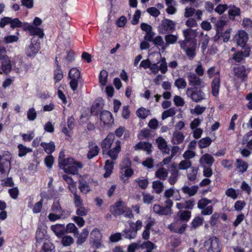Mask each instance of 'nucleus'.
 Wrapping results in <instances>:
<instances>
[{
	"mask_svg": "<svg viewBox=\"0 0 252 252\" xmlns=\"http://www.w3.org/2000/svg\"><path fill=\"white\" fill-rule=\"evenodd\" d=\"M101 147L103 155H107L113 160H115L121 150V142L119 140L115 141V135L109 133L101 142Z\"/></svg>",
	"mask_w": 252,
	"mask_h": 252,
	"instance_id": "obj_1",
	"label": "nucleus"
},
{
	"mask_svg": "<svg viewBox=\"0 0 252 252\" xmlns=\"http://www.w3.org/2000/svg\"><path fill=\"white\" fill-rule=\"evenodd\" d=\"M63 154V152H61L59 157V164L60 167L63 171L68 174L76 175L78 174L79 169L83 167V164L80 162L75 160L72 158H67L62 159L61 154Z\"/></svg>",
	"mask_w": 252,
	"mask_h": 252,
	"instance_id": "obj_2",
	"label": "nucleus"
},
{
	"mask_svg": "<svg viewBox=\"0 0 252 252\" xmlns=\"http://www.w3.org/2000/svg\"><path fill=\"white\" fill-rule=\"evenodd\" d=\"M180 2L182 4L189 3L190 6H187L185 9L184 17L189 18L193 15L195 12V8H197L201 4L198 0H180Z\"/></svg>",
	"mask_w": 252,
	"mask_h": 252,
	"instance_id": "obj_3",
	"label": "nucleus"
},
{
	"mask_svg": "<svg viewBox=\"0 0 252 252\" xmlns=\"http://www.w3.org/2000/svg\"><path fill=\"white\" fill-rule=\"evenodd\" d=\"M187 96L195 102H199L205 99V94L201 90L188 88L186 91Z\"/></svg>",
	"mask_w": 252,
	"mask_h": 252,
	"instance_id": "obj_4",
	"label": "nucleus"
},
{
	"mask_svg": "<svg viewBox=\"0 0 252 252\" xmlns=\"http://www.w3.org/2000/svg\"><path fill=\"white\" fill-rule=\"evenodd\" d=\"M204 246L208 252H220V245L217 237H213L208 239L204 242Z\"/></svg>",
	"mask_w": 252,
	"mask_h": 252,
	"instance_id": "obj_5",
	"label": "nucleus"
},
{
	"mask_svg": "<svg viewBox=\"0 0 252 252\" xmlns=\"http://www.w3.org/2000/svg\"><path fill=\"white\" fill-rule=\"evenodd\" d=\"M187 227V224L179 220H177L168 226V229L173 232L183 234L186 230Z\"/></svg>",
	"mask_w": 252,
	"mask_h": 252,
	"instance_id": "obj_6",
	"label": "nucleus"
},
{
	"mask_svg": "<svg viewBox=\"0 0 252 252\" xmlns=\"http://www.w3.org/2000/svg\"><path fill=\"white\" fill-rule=\"evenodd\" d=\"M40 49L39 44L32 38L30 43L25 48V53L29 57H34Z\"/></svg>",
	"mask_w": 252,
	"mask_h": 252,
	"instance_id": "obj_7",
	"label": "nucleus"
},
{
	"mask_svg": "<svg viewBox=\"0 0 252 252\" xmlns=\"http://www.w3.org/2000/svg\"><path fill=\"white\" fill-rule=\"evenodd\" d=\"M187 77L188 78L189 85L193 87H198L203 88L205 86L204 83L202 79L198 76L193 72H189L187 73Z\"/></svg>",
	"mask_w": 252,
	"mask_h": 252,
	"instance_id": "obj_8",
	"label": "nucleus"
},
{
	"mask_svg": "<svg viewBox=\"0 0 252 252\" xmlns=\"http://www.w3.org/2000/svg\"><path fill=\"white\" fill-rule=\"evenodd\" d=\"M11 168L10 160L0 155V175L8 176Z\"/></svg>",
	"mask_w": 252,
	"mask_h": 252,
	"instance_id": "obj_9",
	"label": "nucleus"
},
{
	"mask_svg": "<svg viewBox=\"0 0 252 252\" xmlns=\"http://www.w3.org/2000/svg\"><path fill=\"white\" fill-rule=\"evenodd\" d=\"M24 26V31H28L31 35H37L39 38H42L44 35L43 30L36 26H34L28 23H26Z\"/></svg>",
	"mask_w": 252,
	"mask_h": 252,
	"instance_id": "obj_10",
	"label": "nucleus"
},
{
	"mask_svg": "<svg viewBox=\"0 0 252 252\" xmlns=\"http://www.w3.org/2000/svg\"><path fill=\"white\" fill-rule=\"evenodd\" d=\"M126 206L124 204L122 201L116 202L114 206L110 207L111 213L115 216L123 214L126 210Z\"/></svg>",
	"mask_w": 252,
	"mask_h": 252,
	"instance_id": "obj_11",
	"label": "nucleus"
},
{
	"mask_svg": "<svg viewBox=\"0 0 252 252\" xmlns=\"http://www.w3.org/2000/svg\"><path fill=\"white\" fill-rule=\"evenodd\" d=\"M250 50L249 49L245 50L243 52L238 51L234 53L232 59L238 63H244L245 58L250 56Z\"/></svg>",
	"mask_w": 252,
	"mask_h": 252,
	"instance_id": "obj_12",
	"label": "nucleus"
},
{
	"mask_svg": "<svg viewBox=\"0 0 252 252\" xmlns=\"http://www.w3.org/2000/svg\"><path fill=\"white\" fill-rule=\"evenodd\" d=\"M129 224V228L125 229L123 231L122 235L126 239L131 240L134 239L136 237L137 232L134 230V223L133 222H130Z\"/></svg>",
	"mask_w": 252,
	"mask_h": 252,
	"instance_id": "obj_13",
	"label": "nucleus"
},
{
	"mask_svg": "<svg viewBox=\"0 0 252 252\" xmlns=\"http://www.w3.org/2000/svg\"><path fill=\"white\" fill-rule=\"evenodd\" d=\"M156 143L159 150L163 154H169L170 149L168 148L167 143L162 137H159L156 140Z\"/></svg>",
	"mask_w": 252,
	"mask_h": 252,
	"instance_id": "obj_14",
	"label": "nucleus"
},
{
	"mask_svg": "<svg viewBox=\"0 0 252 252\" xmlns=\"http://www.w3.org/2000/svg\"><path fill=\"white\" fill-rule=\"evenodd\" d=\"M88 148L89 150L87 154V158L91 159L96 156L99 152V148L95 143L91 141L89 142Z\"/></svg>",
	"mask_w": 252,
	"mask_h": 252,
	"instance_id": "obj_15",
	"label": "nucleus"
},
{
	"mask_svg": "<svg viewBox=\"0 0 252 252\" xmlns=\"http://www.w3.org/2000/svg\"><path fill=\"white\" fill-rule=\"evenodd\" d=\"M152 145L149 142H140L134 147V150H143L148 155H151L152 152Z\"/></svg>",
	"mask_w": 252,
	"mask_h": 252,
	"instance_id": "obj_16",
	"label": "nucleus"
},
{
	"mask_svg": "<svg viewBox=\"0 0 252 252\" xmlns=\"http://www.w3.org/2000/svg\"><path fill=\"white\" fill-rule=\"evenodd\" d=\"M187 44H181V48L185 51V53L189 59H193L196 55L195 49L196 45L195 43H193L191 47H186Z\"/></svg>",
	"mask_w": 252,
	"mask_h": 252,
	"instance_id": "obj_17",
	"label": "nucleus"
},
{
	"mask_svg": "<svg viewBox=\"0 0 252 252\" xmlns=\"http://www.w3.org/2000/svg\"><path fill=\"white\" fill-rule=\"evenodd\" d=\"M233 71L234 75L238 78L244 79L247 77V70L243 65L234 67Z\"/></svg>",
	"mask_w": 252,
	"mask_h": 252,
	"instance_id": "obj_18",
	"label": "nucleus"
},
{
	"mask_svg": "<svg viewBox=\"0 0 252 252\" xmlns=\"http://www.w3.org/2000/svg\"><path fill=\"white\" fill-rule=\"evenodd\" d=\"M100 119L105 125L110 124L114 121L111 113L107 110L101 112Z\"/></svg>",
	"mask_w": 252,
	"mask_h": 252,
	"instance_id": "obj_19",
	"label": "nucleus"
},
{
	"mask_svg": "<svg viewBox=\"0 0 252 252\" xmlns=\"http://www.w3.org/2000/svg\"><path fill=\"white\" fill-rule=\"evenodd\" d=\"M214 161L215 159L213 157L207 153L203 155L199 159V163L202 166H206L204 164H206L210 167Z\"/></svg>",
	"mask_w": 252,
	"mask_h": 252,
	"instance_id": "obj_20",
	"label": "nucleus"
},
{
	"mask_svg": "<svg viewBox=\"0 0 252 252\" xmlns=\"http://www.w3.org/2000/svg\"><path fill=\"white\" fill-rule=\"evenodd\" d=\"M220 78L218 76L216 78H214L211 83L212 94L217 97L219 95L220 88Z\"/></svg>",
	"mask_w": 252,
	"mask_h": 252,
	"instance_id": "obj_21",
	"label": "nucleus"
},
{
	"mask_svg": "<svg viewBox=\"0 0 252 252\" xmlns=\"http://www.w3.org/2000/svg\"><path fill=\"white\" fill-rule=\"evenodd\" d=\"M185 135L181 132L175 131L173 133L171 142L174 145H178L183 142Z\"/></svg>",
	"mask_w": 252,
	"mask_h": 252,
	"instance_id": "obj_22",
	"label": "nucleus"
},
{
	"mask_svg": "<svg viewBox=\"0 0 252 252\" xmlns=\"http://www.w3.org/2000/svg\"><path fill=\"white\" fill-rule=\"evenodd\" d=\"M51 229L58 236H61L65 233L64 224H56L53 225L51 226Z\"/></svg>",
	"mask_w": 252,
	"mask_h": 252,
	"instance_id": "obj_23",
	"label": "nucleus"
},
{
	"mask_svg": "<svg viewBox=\"0 0 252 252\" xmlns=\"http://www.w3.org/2000/svg\"><path fill=\"white\" fill-rule=\"evenodd\" d=\"M248 34L244 31H240L238 34L237 43L241 46H244L247 42Z\"/></svg>",
	"mask_w": 252,
	"mask_h": 252,
	"instance_id": "obj_24",
	"label": "nucleus"
},
{
	"mask_svg": "<svg viewBox=\"0 0 252 252\" xmlns=\"http://www.w3.org/2000/svg\"><path fill=\"white\" fill-rule=\"evenodd\" d=\"M228 8V14L230 19L234 20L235 17L240 15L241 10L240 8L234 5H230Z\"/></svg>",
	"mask_w": 252,
	"mask_h": 252,
	"instance_id": "obj_25",
	"label": "nucleus"
},
{
	"mask_svg": "<svg viewBox=\"0 0 252 252\" xmlns=\"http://www.w3.org/2000/svg\"><path fill=\"white\" fill-rule=\"evenodd\" d=\"M78 188L80 191L84 194H87L91 190L88 183L84 179L79 180Z\"/></svg>",
	"mask_w": 252,
	"mask_h": 252,
	"instance_id": "obj_26",
	"label": "nucleus"
},
{
	"mask_svg": "<svg viewBox=\"0 0 252 252\" xmlns=\"http://www.w3.org/2000/svg\"><path fill=\"white\" fill-rule=\"evenodd\" d=\"M27 23H23L18 18H12L10 17L9 20V25H10V27L12 29L16 28H22L24 30V26Z\"/></svg>",
	"mask_w": 252,
	"mask_h": 252,
	"instance_id": "obj_27",
	"label": "nucleus"
},
{
	"mask_svg": "<svg viewBox=\"0 0 252 252\" xmlns=\"http://www.w3.org/2000/svg\"><path fill=\"white\" fill-rule=\"evenodd\" d=\"M185 40L183 44H187L188 41H190L194 36L195 31L191 28H188L183 31Z\"/></svg>",
	"mask_w": 252,
	"mask_h": 252,
	"instance_id": "obj_28",
	"label": "nucleus"
},
{
	"mask_svg": "<svg viewBox=\"0 0 252 252\" xmlns=\"http://www.w3.org/2000/svg\"><path fill=\"white\" fill-rule=\"evenodd\" d=\"M12 68L11 62L10 59L1 61V70L0 74L9 73Z\"/></svg>",
	"mask_w": 252,
	"mask_h": 252,
	"instance_id": "obj_29",
	"label": "nucleus"
},
{
	"mask_svg": "<svg viewBox=\"0 0 252 252\" xmlns=\"http://www.w3.org/2000/svg\"><path fill=\"white\" fill-rule=\"evenodd\" d=\"M40 145L44 149L45 152L48 154H51L55 150V143L53 141L49 143L41 142Z\"/></svg>",
	"mask_w": 252,
	"mask_h": 252,
	"instance_id": "obj_30",
	"label": "nucleus"
},
{
	"mask_svg": "<svg viewBox=\"0 0 252 252\" xmlns=\"http://www.w3.org/2000/svg\"><path fill=\"white\" fill-rule=\"evenodd\" d=\"M168 172L164 167L159 168L155 173V176L161 180H165L168 176Z\"/></svg>",
	"mask_w": 252,
	"mask_h": 252,
	"instance_id": "obj_31",
	"label": "nucleus"
},
{
	"mask_svg": "<svg viewBox=\"0 0 252 252\" xmlns=\"http://www.w3.org/2000/svg\"><path fill=\"white\" fill-rule=\"evenodd\" d=\"M177 217L182 221H188L191 217V212L189 211H180L177 214Z\"/></svg>",
	"mask_w": 252,
	"mask_h": 252,
	"instance_id": "obj_32",
	"label": "nucleus"
},
{
	"mask_svg": "<svg viewBox=\"0 0 252 252\" xmlns=\"http://www.w3.org/2000/svg\"><path fill=\"white\" fill-rule=\"evenodd\" d=\"M161 26L164 31H169L174 29L175 23L172 20L165 19L162 21Z\"/></svg>",
	"mask_w": 252,
	"mask_h": 252,
	"instance_id": "obj_33",
	"label": "nucleus"
},
{
	"mask_svg": "<svg viewBox=\"0 0 252 252\" xmlns=\"http://www.w3.org/2000/svg\"><path fill=\"white\" fill-rule=\"evenodd\" d=\"M198 189V188L197 186H192L190 187L184 186L182 190L184 193L188 194L189 196H193L196 194Z\"/></svg>",
	"mask_w": 252,
	"mask_h": 252,
	"instance_id": "obj_34",
	"label": "nucleus"
},
{
	"mask_svg": "<svg viewBox=\"0 0 252 252\" xmlns=\"http://www.w3.org/2000/svg\"><path fill=\"white\" fill-rule=\"evenodd\" d=\"M51 211L53 213L64 215L65 212V211L62 209L59 201L57 200L54 201L51 208Z\"/></svg>",
	"mask_w": 252,
	"mask_h": 252,
	"instance_id": "obj_35",
	"label": "nucleus"
},
{
	"mask_svg": "<svg viewBox=\"0 0 252 252\" xmlns=\"http://www.w3.org/2000/svg\"><path fill=\"white\" fill-rule=\"evenodd\" d=\"M140 248L142 249H146L144 252H152V251L156 249L157 246L152 242L147 241L140 244Z\"/></svg>",
	"mask_w": 252,
	"mask_h": 252,
	"instance_id": "obj_36",
	"label": "nucleus"
},
{
	"mask_svg": "<svg viewBox=\"0 0 252 252\" xmlns=\"http://www.w3.org/2000/svg\"><path fill=\"white\" fill-rule=\"evenodd\" d=\"M88 234L89 231L87 228H84L81 234L80 235L78 234V235L77 236L78 237L76 241L77 244L78 245H81L84 243L88 237Z\"/></svg>",
	"mask_w": 252,
	"mask_h": 252,
	"instance_id": "obj_37",
	"label": "nucleus"
},
{
	"mask_svg": "<svg viewBox=\"0 0 252 252\" xmlns=\"http://www.w3.org/2000/svg\"><path fill=\"white\" fill-rule=\"evenodd\" d=\"M155 224V221L151 220L147 223L145 227V229L142 233V238L147 240L150 238V230L152 227Z\"/></svg>",
	"mask_w": 252,
	"mask_h": 252,
	"instance_id": "obj_38",
	"label": "nucleus"
},
{
	"mask_svg": "<svg viewBox=\"0 0 252 252\" xmlns=\"http://www.w3.org/2000/svg\"><path fill=\"white\" fill-rule=\"evenodd\" d=\"M152 188L157 194H159L163 191L164 187L162 182L157 180L153 182Z\"/></svg>",
	"mask_w": 252,
	"mask_h": 252,
	"instance_id": "obj_39",
	"label": "nucleus"
},
{
	"mask_svg": "<svg viewBox=\"0 0 252 252\" xmlns=\"http://www.w3.org/2000/svg\"><path fill=\"white\" fill-rule=\"evenodd\" d=\"M124 162H126V166L127 167L122 168V172L124 173V174L126 177H129L133 174V171L132 169L128 167V166L130 164V161L128 158H125Z\"/></svg>",
	"mask_w": 252,
	"mask_h": 252,
	"instance_id": "obj_40",
	"label": "nucleus"
},
{
	"mask_svg": "<svg viewBox=\"0 0 252 252\" xmlns=\"http://www.w3.org/2000/svg\"><path fill=\"white\" fill-rule=\"evenodd\" d=\"M179 176V171L177 169L173 170L168 179V182L171 185H174L177 181Z\"/></svg>",
	"mask_w": 252,
	"mask_h": 252,
	"instance_id": "obj_41",
	"label": "nucleus"
},
{
	"mask_svg": "<svg viewBox=\"0 0 252 252\" xmlns=\"http://www.w3.org/2000/svg\"><path fill=\"white\" fill-rule=\"evenodd\" d=\"M248 164L244 161L240 159L236 160V167L239 172H244L248 168Z\"/></svg>",
	"mask_w": 252,
	"mask_h": 252,
	"instance_id": "obj_42",
	"label": "nucleus"
},
{
	"mask_svg": "<svg viewBox=\"0 0 252 252\" xmlns=\"http://www.w3.org/2000/svg\"><path fill=\"white\" fill-rule=\"evenodd\" d=\"M212 142V140L209 137H206L201 139L198 141V147L200 149H203L209 147Z\"/></svg>",
	"mask_w": 252,
	"mask_h": 252,
	"instance_id": "obj_43",
	"label": "nucleus"
},
{
	"mask_svg": "<svg viewBox=\"0 0 252 252\" xmlns=\"http://www.w3.org/2000/svg\"><path fill=\"white\" fill-rule=\"evenodd\" d=\"M210 38L207 34H201L200 37L201 47L203 52H204L207 48Z\"/></svg>",
	"mask_w": 252,
	"mask_h": 252,
	"instance_id": "obj_44",
	"label": "nucleus"
},
{
	"mask_svg": "<svg viewBox=\"0 0 252 252\" xmlns=\"http://www.w3.org/2000/svg\"><path fill=\"white\" fill-rule=\"evenodd\" d=\"M73 233L74 236H78L79 234V231L77 227L74 223H68L65 228V233Z\"/></svg>",
	"mask_w": 252,
	"mask_h": 252,
	"instance_id": "obj_45",
	"label": "nucleus"
},
{
	"mask_svg": "<svg viewBox=\"0 0 252 252\" xmlns=\"http://www.w3.org/2000/svg\"><path fill=\"white\" fill-rule=\"evenodd\" d=\"M150 113L149 110L146 109L144 107H141L137 110L136 115L138 117L145 119L150 115Z\"/></svg>",
	"mask_w": 252,
	"mask_h": 252,
	"instance_id": "obj_46",
	"label": "nucleus"
},
{
	"mask_svg": "<svg viewBox=\"0 0 252 252\" xmlns=\"http://www.w3.org/2000/svg\"><path fill=\"white\" fill-rule=\"evenodd\" d=\"M135 182L142 189H145L148 187L149 181L147 178L144 177L138 178L135 179Z\"/></svg>",
	"mask_w": 252,
	"mask_h": 252,
	"instance_id": "obj_47",
	"label": "nucleus"
},
{
	"mask_svg": "<svg viewBox=\"0 0 252 252\" xmlns=\"http://www.w3.org/2000/svg\"><path fill=\"white\" fill-rule=\"evenodd\" d=\"M18 148L19 149L18 156L20 157L25 156L27 153L32 152L31 148H27L22 144H19Z\"/></svg>",
	"mask_w": 252,
	"mask_h": 252,
	"instance_id": "obj_48",
	"label": "nucleus"
},
{
	"mask_svg": "<svg viewBox=\"0 0 252 252\" xmlns=\"http://www.w3.org/2000/svg\"><path fill=\"white\" fill-rule=\"evenodd\" d=\"M166 210L164 207L158 204L154 205L153 206L154 212L159 215H168L169 214Z\"/></svg>",
	"mask_w": 252,
	"mask_h": 252,
	"instance_id": "obj_49",
	"label": "nucleus"
},
{
	"mask_svg": "<svg viewBox=\"0 0 252 252\" xmlns=\"http://www.w3.org/2000/svg\"><path fill=\"white\" fill-rule=\"evenodd\" d=\"M108 75V72L106 70H103L100 71L99 82L102 86H105L106 84Z\"/></svg>",
	"mask_w": 252,
	"mask_h": 252,
	"instance_id": "obj_50",
	"label": "nucleus"
},
{
	"mask_svg": "<svg viewBox=\"0 0 252 252\" xmlns=\"http://www.w3.org/2000/svg\"><path fill=\"white\" fill-rule=\"evenodd\" d=\"M176 114V109L175 107H172L169 109L164 111L161 115L162 120H165L168 117H172Z\"/></svg>",
	"mask_w": 252,
	"mask_h": 252,
	"instance_id": "obj_51",
	"label": "nucleus"
},
{
	"mask_svg": "<svg viewBox=\"0 0 252 252\" xmlns=\"http://www.w3.org/2000/svg\"><path fill=\"white\" fill-rule=\"evenodd\" d=\"M143 201L144 203L150 204L153 203L155 196L149 193L143 192Z\"/></svg>",
	"mask_w": 252,
	"mask_h": 252,
	"instance_id": "obj_52",
	"label": "nucleus"
},
{
	"mask_svg": "<svg viewBox=\"0 0 252 252\" xmlns=\"http://www.w3.org/2000/svg\"><path fill=\"white\" fill-rule=\"evenodd\" d=\"M174 85L179 90L183 89L186 87L187 82L185 79L179 78L175 80Z\"/></svg>",
	"mask_w": 252,
	"mask_h": 252,
	"instance_id": "obj_53",
	"label": "nucleus"
},
{
	"mask_svg": "<svg viewBox=\"0 0 252 252\" xmlns=\"http://www.w3.org/2000/svg\"><path fill=\"white\" fill-rule=\"evenodd\" d=\"M65 216L64 214H60L58 213H55L52 212L49 214L48 218L51 221H55L57 220H60L62 218H64Z\"/></svg>",
	"mask_w": 252,
	"mask_h": 252,
	"instance_id": "obj_54",
	"label": "nucleus"
},
{
	"mask_svg": "<svg viewBox=\"0 0 252 252\" xmlns=\"http://www.w3.org/2000/svg\"><path fill=\"white\" fill-rule=\"evenodd\" d=\"M212 203V200L207 198H202L199 200L197 203V207L198 209L202 210L207 207L208 204Z\"/></svg>",
	"mask_w": 252,
	"mask_h": 252,
	"instance_id": "obj_55",
	"label": "nucleus"
},
{
	"mask_svg": "<svg viewBox=\"0 0 252 252\" xmlns=\"http://www.w3.org/2000/svg\"><path fill=\"white\" fill-rule=\"evenodd\" d=\"M69 77L70 79H79L80 77V72L77 68H72L69 72Z\"/></svg>",
	"mask_w": 252,
	"mask_h": 252,
	"instance_id": "obj_56",
	"label": "nucleus"
},
{
	"mask_svg": "<svg viewBox=\"0 0 252 252\" xmlns=\"http://www.w3.org/2000/svg\"><path fill=\"white\" fill-rule=\"evenodd\" d=\"M159 71L162 74H165L167 71V64L165 58H162L159 61Z\"/></svg>",
	"mask_w": 252,
	"mask_h": 252,
	"instance_id": "obj_57",
	"label": "nucleus"
},
{
	"mask_svg": "<svg viewBox=\"0 0 252 252\" xmlns=\"http://www.w3.org/2000/svg\"><path fill=\"white\" fill-rule=\"evenodd\" d=\"M192 163L189 160L184 159L180 161L178 165L180 170H186L191 166Z\"/></svg>",
	"mask_w": 252,
	"mask_h": 252,
	"instance_id": "obj_58",
	"label": "nucleus"
},
{
	"mask_svg": "<svg viewBox=\"0 0 252 252\" xmlns=\"http://www.w3.org/2000/svg\"><path fill=\"white\" fill-rule=\"evenodd\" d=\"M153 43L156 46H160L163 49H165L166 47L164 46V43L163 40L161 36H157L154 38Z\"/></svg>",
	"mask_w": 252,
	"mask_h": 252,
	"instance_id": "obj_59",
	"label": "nucleus"
},
{
	"mask_svg": "<svg viewBox=\"0 0 252 252\" xmlns=\"http://www.w3.org/2000/svg\"><path fill=\"white\" fill-rule=\"evenodd\" d=\"M204 219L202 217H195L191 222L192 227L194 229L197 228L199 226H201L203 224Z\"/></svg>",
	"mask_w": 252,
	"mask_h": 252,
	"instance_id": "obj_60",
	"label": "nucleus"
},
{
	"mask_svg": "<svg viewBox=\"0 0 252 252\" xmlns=\"http://www.w3.org/2000/svg\"><path fill=\"white\" fill-rule=\"evenodd\" d=\"M225 194L226 196L232 198L234 200L236 199L238 195L236 190L233 188H229L226 189L225 192Z\"/></svg>",
	"mask_w": 252,
	"mask_h": 252,
	"instance_id": "obj_61",
	"label": "nucleus"
},
{
	"mask_svg": "<svg viewBox=\"0 0 252 252\" xmlns=\"http://www.w3.org/2000/svg\"><path fill=\"white\" fill-rule=\"evenodd\" d=\"M37 117V113L34 108H30L27 111V118L29 120L33 121L35 120Z\"/></svg>",
	"mask_w": 252,
	"mask_h": 252,
	"instance_id": "obj_62",
	"label": "nucleus"
},
{
	"mask_svg": "<svg viewBox=\"0 0 252 252\" xmlns=\"http://www.w3.org/2000/svg\"><path fill=\"white\" fill-rule=\"evenodd\" d=\"M207 74L209 78L214 77V78H216L218 75L219 77L220 78V71L218 70L216 71V67L215 66H212L209 68L207 70Z\"/></svg>",
	"mask_w": 252,
	"mask_h": 252,
	"instance_id": "obj_63",
	"label": "nucleus"
},
{
	"mask_svg": "<svg viewBox=\"0 0 252 252\" xmlns=\"http://www.w3.org/2000/svg\"><path fill=\"white\" fill-rule=\"evenodd\" d=\"M101 234L97 229H94L92 231L90 234L91 241L101 239Z\"/></svg>",
	"mask_w": 252,
	"mask_h": 252,
	"instance_id": "obj_64",
	"label": "nucleus"
}]
</instances>
